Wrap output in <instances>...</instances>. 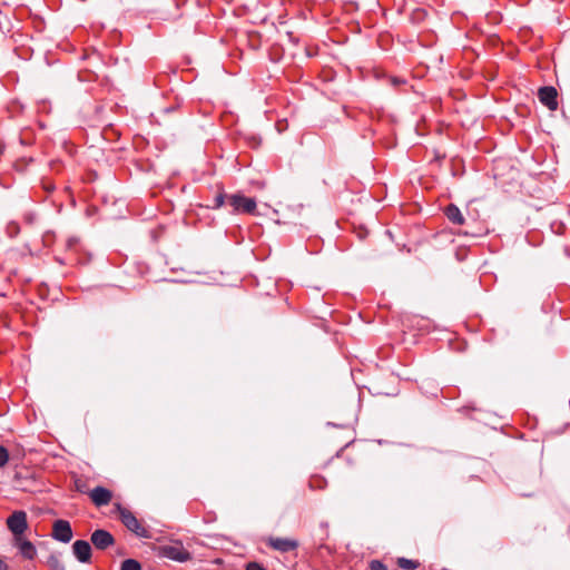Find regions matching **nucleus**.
<instances>
[{"mask_svg": "<svg viewBox=\"0 0 570 570\" xmlns=\"http://www.w3.org/2000/svg\"><path fill=\"white\" fill-rule=\"evenodd\" d=\"M7 527L13 535V540L23 537L28 529L27 513L22 510L12 512L7 519Z\"/></svg>", "mask_w": 570, "mask_h": 570, "instance_id": "obj_1", "label": "nucleus"}, {"mask_svg": "<svg viewBox=\"0 0 570 570\" xmlns=\"http://www.w3.org/2000/svg\"><path fill=\"white\" fill-rule=\"evenodd\" d=\"M159 553L161 557L168 558L177 562H186L191 558L188 550H186L183 543L180 542H173L169 544L161 546L159 548Z\"/></svg>", "mask_w": 570, "mask_h": 570, "instance_id": "obj_2", "label": "nucleus"}, {"mask_svg": "<svg viewBox=\"0 0 570 570\" xmlns=\"http://www.w3.org/2000/svg\"><path fill=\"white\" fill-rule=\"evenodd\" d=\"M120 520L125 527L140 538H149L148 531L138 519L127 509L119 508Z\"/></svg>", "mask_w": 570, "mask_h": 570, "instance_id": "obj_3", "label": "nucleus"}, {"mask_svg": "<svg viewBox=\"0 0 570 570\" xmlns=\"http://www.w3.org/2000/svg\"><path fill=\"white\" fill-rule=\"evenodd\" d=\"M72 529L67 520H56L52 524L51 537L62 543H69L72 539Z\"/></svg>", "mask_w": 570, "mask_h": 570, "instance_id": "obj_4", "label": "nucleus"}, {"mask_svg": "<svg viewBox=\"0 0 570 570\" xmlns=\"http://www.w3.org/2000/svg\"><path fill=\"white\" fill-rule=\"evenodd\" d=\"M229 205L235 212L242 213H254L256 209V202L254 198H248L243 195H232L229 198Z\"/></svg>", "mask_w": 570, "mask_h": 570, "instance_id": "obj_5", "label": "nucleus"}, {"mask_svg": "<svg viewBox=\"0 0 570 570\" xmlns=\"http://www.w3.org/2000/svg\"><path fill=\"white\" fill-rule=\"evenodd\" d=\"M91 546L88 541L77 540L72 544V553L81 563H89L91 561Z\"/></svg>", "mask_w": 570, "mask_h": 570, "instance_id": "obj_6", "label": "nucleus"}, {"mask_svg": "<svg viewBox=\"0 0 570 570\" xmlns=\"http://www.w3.org/2000/svg\"><path fill=\"white\" fill-rule=\"evenodd\" d=\"M539 100L547 106L550 110H556L558 108L557 101V89L554 87H542L538 92Z\"/></svg>", "mask_w": 570, "mask_h": 570, "instance_id": "obj_7", "label": "nucleus"}, {"mask_svg": "<svg viewBox=\"0 0 570 570\" xmlns=\"http://www.w3.org/2000/svg\"><path fill=\"white\" fill-rule=\"evenodd\" d=\"M91 542L97 549L105 550L114 544L115 539L108 531L99 529L92 532Z\"/></svg>", "mask_w": 570, "mask_h": 570, "instance_id": "obj_8", "label": "nucleus"}, {"mask_svg": "<svg viewBox=\"0 0 570 570\" xmlns=\"http://www.w3.org/2000/svg\"><path fill=\"white\" fill-rule=\"evenodd\" d=\"M13 543L24 559L32 560L37 556V549L35 544L24 538V535L14 539Z\"/></svg>", "mask_w": 570, "mask_h": 570, "instance_id": "obj_9", "label": "nucleus"}, {"mask_svg": "<svg viewBox=\"0 0 570 570\" xmlns=\"http://www.w3.org/2000/svg\"><path fill=\"white\" fill-rule=\"evenodd\" d=\"M90 499L98 507L106 505L111 500V492L106 488L97 487L91 490Z\"/></svg>", "mask_w": 570, "mask_h": 570, "instance_id": "obj_10", "label": "nucleus"}, {"mask_svg": "<svg viewBox=\"0 0 570 570\" xmlns=\"http://www.w3.org/2000/svg\"><path fill=\"white\" fill-rule=\"evenodd\" d=\"M269 546L278 551L287 552L297 548V542L295 540L286 539V538H272L269 540Z\"/></svg>", "mask_w": 570, "mask_h": 570, "instance_id": "obj_11", "label": "nucleus"}, {"mask_svg": "<svg viewBox=\"0 0 570 570\" xmlns=\"http://www.w3.org/2000/svg\"><path fill=\"white\" fill-rule=\"evenodd\" d=\"M445 215L453 224L462 225L464 223V217L461 210L453 204L446 207Z\"/></svg>", "mask_w": 570, "mask_h": 570, "instance_id": "obj_12", "label": "nucleus"}, {"mask_svg": "<svg viewBox=\"0 0 570 570\" xmlns=\"http://www.w3.org/2000/svg\"><path fill=\"white\" fill-rule=\"evenodd\" d=\"M397 564L403 570H415L419 567L416 561L406 558H400Z\"/></svg>", "mask_w": 570, "mask_h": 570, "instance_id": "obj_13", "label": "nucleus"}, {"mask_svg": "<svg viewBox=\"0 0 570 570\" xmlns=\"http://www.w3.org/2000/svg\"><path fill=\"white\" fill-rule=\"evenodd\" d=\"M121 570H141V566L135 559H126L121 563Z\"/></svg>", "mask_w": 570, "mask_h": 570, "instance_id": "obj_14", "label": "nucleus"}, {"mask_svg": "<svg viewBox=\"0 0 570 570\" xmlns=\"http://www.w3.org/2000/svg\"><path fill=\"white\" fill-rule=\"evenodd\" d=\"M9 460V453L6 448L0 446V468H3Z\"/></svg>", "mask_w": 570, "mask_h": 570, "instance_id": "obj_15", "label": "nucleus"}, {"mask_svg": "<svg viewBox=\"0 0 570 570\" xmlns=\"http://www.w3.org/2000/svg\"><path fill=\"white\" fill-rule=\"evenodd\" d=\"M246 570H266L264 567H262L259 563L257 562H249L247 566H246Z\"/></svg>", "mask_w": 570, "mask_h": 570, "instance_id": "obj_16", "label": "nucleus"}, {"mask_svg": "<svg viewBox=\"0 0 570 570\" xmlns=\"http://www.w3.org/2000/svg\"><path fill=\"white\" fill-rule=\"evenodd\" d=\"M385 567L380 561H372L371 562V570H384Z\"/></svg>", "mask_w": 570, "mask_h": 570, "instance_id": "obj_17", "label": "nucleus"}, {"mask_svg": "<svg viewBox=\"0 0 570 570\" xmlns=\"http://www.w3.org/2000/svg\"><path fill=\"white\" fill-rule=\"evenodd\" d=\"M216 206L220 207L224 204V195H218L215 199Z\"/></svg>", "mask_w": 570, "mask_h": 570, "instance_id": "obj_18", "label": "nucleus"}, {"mask_svg": "<svg viewBox=\"0 0 570 570\" xmlns=\"http://www.w3.org/2000/svg\"><path fill=\"white\" fill-rule=\"evenodd\" d=\"M7 564L0 559V570H7Z\"/></svg>", "mask_w": 570, "mask_h": 570, "instance_id": "obj_19", "label": "nucleus"}]
</instances>
